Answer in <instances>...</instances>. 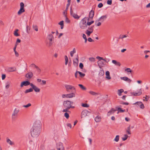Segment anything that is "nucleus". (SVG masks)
Instances as JSON below:
<instances>
[{"mask_svg": "<svg viewBox=\"0 0 150 150\" xmlns=\"http://www.w3.org/2000/svg\"><path fill=\"white\" fill-rule=\"evenodd\" d=\"M40 125L38 124H34L31 131V133L32 136L33 137H37L40 134Z\"/></svg>", "mask_w": 150, "mask_h": 150, "instance_id": "1", "label": "nucleus"}, {"mask_svg": "<svg viewBox=\"0 0 150 150\" xmlns=\"http://www.w3.org/2000/svg\"><path fill=\"white\" fill-rule=\"evenodd\" d=\"M88 17H85L81 20L80 23V27L81 28L84 29L87 28L86 21H88Z\"/></svg>", "mask_w": 150, "mask_h": 150, "instance_id": "2", "label": "nucleus"}, {"mask_svg": "<svg viewBox=\"0 0 150 150\" xmlns=\"http://www.w3.org/2000/svg\"><path fill=\"white\" fill-rule=\"evenodd\" d=\"M73 103V102L69 100L64 101L63 102V106L65 108H68L70 109V108H75V107L72 106V105Z\"/></svg>", "mask_w": 150, "mask_h": 150, "instance_id": "3", "label": "nucleus"}, {"mask_svg": "<svg viewBox=\"0 0 150 150\" xmlns=\"http://www.w3.org/2000/svg\"><path fill=\"white\" fill-rule=\"evenodd\" d=\"M64 86L67 91L68 92H73L76 91L74 87L71 85L66 84L64 85Z\"/></svg>", "mask_w": 150, "mask_h": 150, "instance_id": "4", "label": "nucleus"}, {"mask_svg": "<svg viewBox=\"0 0 150 150\" xmlns=\"http://www.w3.org/2000/svg\"><path fill=\"white\" fill-rule=\"evenodd\" d=\"M47 39L50 40L49 43V46H51L52 44V41L54 39V37L52 34H49L47 37Z\"/></svg>", "mask_w": 150, "mask_h": 150, "instance_id": "5", "label": "nucleus"}, {"mask_svg": "<svg viewBox=\"0 0 150 150\" xmlns=\"http://www.w3.org/2000/svg\"><path fill=\"white\" fill-rule=\"evenodd\" d=\"M57 149L58 150H64V148L62 143L61 142L57 144Z\"/></svg>", "mask_w": 150, "mask_h": 150, "instance_id": "6", "label": "nucleus"}, {"mask_svg": "<svg viewBox=\"0 0 150 150\" xmlns=\"http://www.w3.org/2000/svg\"><path fill=\"white\" fill-rule=\"evenodd\" d=\"M30 86L32 87L33 90V89L36 92H40V89L37 87L36 86L34 85L33 83H31Z\"/></svg>", "mask_w": 150, "mask_h": 150, "instance_id": "7", "label": "nucleus"}, {"mask_svg": "<svg viewBox=\"0 0 150 150\" xmlns=\"http://www.w3.org/2000/svg\"><path fill=\"white\" fill-rule=\"evenodd\" d=\"M31 83L29 81H26L22 82L21 83L20 85L21 87L22 88L23 86H27L29 85H30Z\"/></svg>", "mask_w": 150, "mask_h": 150, "instance_id": "8", "label": "nucleus"}, {"mask_svg": "<svg viewBox=\"0 0 150 150\" xmlns=\"http://www.w3.org/2000/svg\"><path fill=\"white\" fill-rule=\"evenodd\" d=\"M70 14L74 18H75L79 19V17L78 16L74 13H73V11L72 10L71 7L70 9Z\"/></svg>", "mask_w": 150, "mask_h": 150, "instance_id": "9", "label": "nucleus"}, {"mask_svg": "<svg viewBox=\"0 0 150 150\" xmlns=\"http://www.w3.org/2000/svg\"><path fill=\"white\" fill-rule=\"evenodd\" d=\"M88 111L87 110H83L81 113V118H83L87 116L88 114Z\"/></svg>", "mask_w": 150, "mask_h": 150, "instance_id": "10", "label": "nucleus"}, {"mask_svg": "<svg viewBox=\"0 0 150 150\" xmlns=\"http://www.w3.org/2000/svg\"><path fill=\"white\" fill-rule=\"evenodd\" d=\"M79 63V56L77 55L76 58L73 60V64L75 66H78Z\"/></svg>", "mask_w": 150, "mask_h": 150, "instance_id": "11", "label": "nucleus"}, {"mask_svg": "<svg viewBox=\"0 0 150 150\" xmlns=\"http://www.w3.org/2000/svg\"><path fill=\"white\" fill-rule=\"evenodd\" d=\"M134 105H137L140 106L141 108L143 109L144 108V106L143 104L141 102H137L133 104Z\"/></svg>", "mask_w": 150, "mask_h": 150, "instance_id": "12", "label": "nucleus"}, {"mask_svg": "<svg viewBox=\"0 0 150 150\" xmlns=\"http://www.w3.org/2000/svg\"><path fill=\"white\" fill-rule=\"evenodd\" d=\"M107 18V16L106 15L101 16L98 20L97 21H100L101 22H103Z\"/></svg>", "mask_w": 150, "mask_h": 150, "instance_id": "13", "label": "nucleus"}, {"mask_svg": "<svg viewBox=\"0 0 150 150\" xmlns=\"http://www.w3.org/2000/svg\"><path fill=\"white\" fill-rule=\"evenodd\" d=\"M33 76V74L32 72L30 71L25 75V77L28 79H31Z\"/></svg>", "mask_w": 150, "mask_h": 150, "instance_id": "14", "label": "nucleus"}, {"mask_svg": "<svg viewBox=\"0 0 150 150\" xmlns=\"http://www.w3.org/2000/svg\"><path fill=\"white\" fill-rule=\"evenodd\" d=\"M94 11L92 10L90 11L89 14V17L90 18L92 19L94 16Z\"/></svg>", "mask_w": 150, "mask_h": 150, "instance_id": "15", "label": "nucleus"}, {"mask_svg": "<svg viewBox=\"0 0 150 150\" xmlns=\"http://www.w3.org/2000/svg\"><path fill=\"white\" fill-rule=\"evenodd\" d=\"M75 94L74 93H72L67 94V98H71L75 97Z\"/></svg>", "mask_w": 150, "mask_h": 150, "instance_id": "16", "label": "nucleus"}, {"mask_svg": "<svg viewBox=\"0 0 150 150\" xmlns=\"http://www.w3.org/2000/svg\"><path fill=\"white\" fill-rule=\"evenodd\" d=\"M19 111V110L15 108L13 111V113L12 115V117H14V116H16L18 113Z\"/></svg>", "mask_w": 150, "mask_h": 150, "instance_id": "17", "label": "nucleus"}, {"mask_svg": "<svg viewBox=\"0 0 150 150\" xmlns=\"http://www.w3.org/2000/svg\"><path fill=\"white\" fill-rule=\"evenodd\" d=\"M120 78L121 79L127 81L129 83H130L131 81V80L127 77H121Z\"/></svg>", "mask_w": 150, "mask_h": 150, "instance_id": "18", "label": "nucleus"}, {"mask_svg": "<svg viewBox=\"0 0 150 150\" xmlns=\"http://www.w3.org/2000/svg\"><path fill=\"white\" fill-rule=\"evenodd\" d=\"M117 110L114 109L113 108H112L109 111L107 114L108 116H110V115L114 113Z\"/></svg>", "mask_w": 150, "mask_h": 150, "instance_id": "19", "label": "nucleus"}, {"mask_svg": "<svg viewBox=\"0 0 150 150\" xmlns=\"http://www.w3.org/2000/svg\"><path fill=\"white\" fill-rule=\"evenodd\" d=\"M132 95L134 96H139L142 94V90L141 89H140L139 91L137 93H135L134 92L131 93Z\"/></svg>", "mask_w": 150, "mask_h": 150, "instance_id": "20", "label": "nucleus"}, {"mask_svg": "<svg viewBox=\"0 0 150 150\" xmlns=\"http://www.w3.org/2000/svg\"><path fill=\"white\" fill-rule=\"evenodd\" d=\"M7 143L11 145H14V142H12L10 139L8 138H6Z\"/></svg>", "mask_w": 150, "mask_h": 150, "instance_id": "21", "label": "nucleus"}, {"mask_svg": "<svg viewBox=\"0 0 150 150\" xmlns=\"http://www.w3.org/2000/svg\"><path fill=\"white\" fill-rule=\"evenodd\" d=\"M112 63L115 64L116 65L118 66H120L121 65V64L120 62H117V61L115 60H112Z\"/></svg>", "mask_w": 150, "mask_h": 150, "instance_id": "22", "label": "nucleus"}, {"mask_svg": "<svg viewBox=\"0 0 150 150\" xmlns=\"http://www.w3.org/2000/svg\"><path fill=\"white\" fill-rule=\"evenodd\" d=\"M105 75H106V78L108 80H110L111 79L110 76V72L108 71H107L105 73Z\"/></svg>", "mask_w": 150, "mask_h": 150, "instance_id": "23", "label": "nucleus"}, {"mask_svg": "<svg viewBox=\"0 0 150 150\" xmlns=\"http://www.w3.org/2000/svg\"><path fill=\"white\" fill-rule=\"evenodd\" d=\"M95 120L96 122H99L101 120V118L100 116H97L95 118Z\"/></svg>", "mask_w": 150, "mask_h": 150, "instance_id": "24", "label": "nucleus"}, {"mask_svg": "<svg viewBox=\"0 0 150 150\" xmlns=\"http://www.w3.org/2000/svg\"><path fill=\"white\" fill-rule=\"evenodd\" d=\"M89 93L91 95L94 96H96L97 95H99V93H97L96 92H95L93 91H90L89 92Z\"/></svg>", "mask_w": 150, "mask_h": 150, "instance_id": "25", "label": "nucleus"}, {"mask_svg": "<svg viewBox=\"0 0 150 150\" xmlns=\"http://www.w3.org/2000/svg\"><path fill=\"white\" fill-rule=\"evenodd\" d=\"M98 65L99 67H102L104 64L103 62L101 61H98L97 62Z\"/></svg>", "mask_w": 150, "mask_h": 150, "instance_id": "26", "label": "nucleus"}, {"mask_svg": "<svg viewBox=\"0 0 150 150\" xmlns=\"http://www.w3.org/2000/svg\"><path fill=\"white\" fill-rule=\"evenodd\" d=\"M10 85L11 82L9 81H7L6 84V89L8 88L10 86Z\"/></svg>", "mask_w": 150, "mask_h": 150, "instance_id": "27", "label": "nucleus"}, {"mask_svg": "<svg viewBox=\"0 0 150 150\" xmlns=\"http://www.w3.org/2000/svg\"><path fill=\"white\" fill-rule=\"evenodd\" d=\"M24 11L25 10L24 8H20V10L18 12V15H20L22 13L24 12Z\"/></svg>", "mask_w": 150, "mask_h": 150, "instance_id": "28", "label": "nucleus"}, {"mask_svg": "<svg viewBox=\"0 0 150 150\" xmlns=\"http://www.w3.org/2000/svg\"><path fill=\"white\" fill-rule=\"evenodd\" d=\"M33 91V89L32 88H30L29 89L26 90L24 91V93H27L32 92Z\"/></svg>", "mask_w": 150, "mask_h": 150, "instance_id": "29", "label": "nucleus"}, {"mask_svg": "<svg viewBox=\"0 0 150 150\" xmlns=\"http://www.w3.org/2000/svg\"><path fill=\"white\" fill-rule=\"evenodd\" d=\"M33 66L35 67V68H36L37 70H38V71H39V72H40V71H41V70L40 69H39V68L36 65H35L34 64H31L30 66V67H33Z\"/></svg>", "mask_w": 150, "mask_h": 150, "instance_id": "30", "label": "nucleus"}, {"mask_svg": "<svg viewBox=\"0 0 150 150\" xmlns=\"http://www.w3.org/2000/svg\"><path fill=\"white\" fill-rule=\"evenodd\" d=\"M126 132L128 134H130L131 133L130 132V125H129L127 128Z\"/></svg>", "mask_w": 150, "mask_h": 150, "instance_id": "31", "label": "nucleus"}, {"mask_svg": "<svg viewBox=\"0 0 150 150\" xmlns=\"http://www.w3.org/2000/svg\"><path fill=\"white\" fill-rule=\"evenodd\" d=\"M96 58L98 59L99 60L98 61H101V60H103L105 62H107V61L106 59L103 58V57H100L99 56H97L96 57Z\"/></svg>", "mask_w": 150, "mask_h": 150, "instance_id": "32", "label": "nucleus"}, {"mask_svg": "<svg viewBox=\"0 0 150 150\" xmlns=\"http://www.w3.org/2000/svg\"><path fill=\"white\" fill-rule=\"evenodd\" d=\"M124 92V90L122 89H121L120 90H118L117 91V93L118 95L120 96L121 95V93Z\"/></svg>", "mask_w": 150, "mask_h": 150, "instance_id": "33", "label": "nucleus"}, {"mask_svg": "<svg viewBox=\"0 0 150 150\" xmlns=\"http://www.w3.org/2000/svg\"><path fill=\"white\" fill-rule=\"evenodd\" d=\"M76 53V49L75 48H74L73 49V50L72 51H71L70 52V54L71 56V57H72L73 56V55L74 53Z\"/></svg>", "mask_w": 150, "mask_h": 150, "instance_id": "34", "label": "nucleus"}, {"mask_svg": "<svg viewBox=\"0 0 150 150\" xmlns=\"http://www.w3.org/2000/svg\"><path fill=\"white\" fill-rule=\"evenodd\" d=\"M58 24L61 25V28L62 29L64 27V21H63L60 22Z\"/></svg>", "mask_w": 150, "mask_h": 150, "instance_id": "35", "label": "nucleus"}, {"mask_svg": "<svg viewBox=\"0 0 150 150\" xmlns=\"http://www.w3.org/2000/svg\"><path fill=\"white\" fill-rule=\"evenodd\" d=\"M77 72H78V73H79L80 75V76L81 77H84L85 75V74L82 73V72L80 71H77Z\"/></svg>", "mask_w": 150, "mask_h": 150, "instance_id": "36", "label": "nucleus"}, {"mask_svg": "<svg viewBox=\"0 0 150 150\" xmlns=\"http://www.w3.org/2000/svg\"><path fill=\"white\" fill-rule=\"evenodd\" d=\"M78 86L80 87V88L83 90H86V88L83 86L82 85L79 84Z\"/></svg>", "mask_w": 150, "mask_h": 150, "instance_id": "37", "label": "nucleus"}, {"mask_svg": "<svg viewBox=\"0 0 150 150\" xmlns=\"http://www.w3.org/2000/svg\"><path fill=\"white\" fill-rule=\"evenodd\" d=\"M128 137V136L127 134H125L124 135V137H122V139L124 141H125L127 139Z\"/></svg>", "mask_w": 150, "mask_h": 150, "instance_id": "38", "label": "nucleus"}, {"mask_svg": "<svg viewBox=\"0 0 150 150\" xmlns=\"http://www.w3.org/2000/svg\"><path fill=\"white\" fill-rule=\"evenodd\" d=\"M18 29H16L14 32V35L15 36H19V34L18 33Z\"/></svg>", "mask_w": 150, "mask_h": 150, "instance_id": "39", "label": "nucleus"}, {"mask_svg": "<svg viewBox=\"0 0 150 150\" xmlns=\"http://www.w3.org/2000/svg\"><path fill=\"white\" fill-rule=\"evenodd\" d=\"M65 108L64 109L62 110V112H70L69 110L70 109L69 108Z\"/></svg>", "mask_w": 150, "mask_h": 150, "instance_id": "40", "label": "nucleus"}, {"mask_svg": "<svg viewBox=\"0 0 150 150\" xmlns=\"http://www.w3.org/2000/svg\"><path fill=\"white\" fill-rule=\"evenodd\" d=\"M92 33V31H89L88 30H87L86 31V33L89 36Z\"/></svg>", "mask_w": 150, "mask_h": 150, "instance_id": "41", "label": "nucleus"}, {"mask_svg": "<svg viewBox=\"0 0 150 150\" xmlns=\"http://www.w3.org/2000/svg\"><path fill=\"white\" fill-rule=\"evenodd\" d=\"M119 137H120L119 135H117L116 136L115 138L114 139V141H115L116 142H118L119 140Z\"/></svg>", "mask_w": 150, "mask_h": 150, "instance_id": "42", "label": "nucleus"}, {"mask_svg": "<svg viewBox=\"0 0 150 150\" xmlns=\"http://www.w3.org/2000/svg\"><path fill=\"white\" fill-rule=\"evenodd\" d=\"M9 71L10 72H13L15 71H16V68H14L13 67H11L9 68Z\"/></svg>", "mask_w": 150, "mask_h": 150, "instance_id": "43", "label": "nucleus"}, {"mask_svg": "<svg viewBox=\"0 0 150 150\" xmlns=\"http://www.w3.org/2000/svg\"><path fill=\"white\" fill-rule=\"evenodd\" d=\"M64 116L67 119H68L69 118V115L67 112H66L64 113Z\"/></svg>", "mask_w": 150, "mask_h": 150, "instance_id": "44", "label": "nucleus"}, {"mask_svg": "<svg viewBox=\"0 0 150 150\" xmlns=\"http://www.w3.org/2000/svg\"><path fill=\"white\" fill-rule=\"evenodd\" d=\"M33 28L36 31H38V27L37 25H33Z\"/></svg>", "mask_w": 150, "mask_h": 150, "instance_id": "45", "label": "nucleus"}, {"mask_svg": "<svg viewBox=\"0 0 150 150\" xmlns=\"http://www.w3.org/2000/svg\"><path fill=\"white\" fill-rule=\"evenodd\" d=\"M82 106L84 107L88 108L89 107V105L86 103H83L82 105Z\"/></svg>", "mask_w": 150, "mask_h": 150, "instance_id": "46", "label": "nucleus"}, {"mask_svg": "<svg viewBox=\"0 0 150 150\" xmlns=\"http://www.w3.org/2000/svg\"><path fill=\"white\" fill-rule=\"evenodd\" d=\"M89 60L91 62H94L95 61V58L93 57H90L89 58Z\"/></svg>", "mask_w": 150, "mask_h": 150, "instance_id": "47", "label": "nucleus"}, {"mask_svg": "<svg viewBox=\"0 0 150 150\" xmlns=\"http://www.w3.org/2000/svg\"><path fill=\"white\" fill-rule=\"evenodd\" d=\"M116 108L117 109V110H119V111H120V112H123L125 111V110H122L121 108H117L116 107Z\"/></svg>", "mask_w": 150, "mask_h": 150, "instance_id": "48", "label": "nucleus"}, {"mask_svg": "<svg viewBox=\"0 0 150 150\" xmlns=\"http://www.w3.org/2000/svg\"><path fill=\"white\" fill-rule=\"evenodd\" d=\"M125 71H127V72L131 73L132 71L131 69L129 68H127L125 69Z\"/></svg>", "mask_w": 150, "mask_h": 150, "instance_id": "49", "label": "nucleus"}, {"mask_svg": "<svg viewBox=\"0 0 150 150\" xmlns=\"http://www.w3.org/2000/svg\"><path fill=\"white\" fill-rule=\"evenodd\" d=\"M144 98H145V101H147L149 98V96L146 95L145 97H144Z\"/></svg>", "mask_w": 150, "mask_h": 150, "instance_id": "50", "label": "nucleus"}, {"mask_svg": "<svg viewBox=\"0 0 150 150\" xmlns=\"http://www.w3.org/2000/svg\"><path fill=\"white\" fill-rule=\"evenodd\" d=\"M94 26H92L91 27H89L88 28V29L90 30V31H92L93 32V29Z\"/></svg>", "mask_w": 150, "mask_h": 150, "instance_id": "51", "label": "nucleus"}, {"mask_svg": "<svg viewBox=\"0 0 150 150\" xmlns=\"http://www.w3.org/2000/svg\"><path fill=\"white\" fill-rule=\"evenodd\" d=\"M24 4L23 2H21L20 3V8H24Z\"/></svg>", "mask_w": 150, "mask_h": 150, "instance_id": "52", "label": "nucleus"}, {"mask_svg": "<svg viewBox=\"0 0 150 150\" xmlns=\"http://www.w3.org/2000/svg\"><path fill=\"white\" fill-rule=\"evenodd\" d=\"M79 67L80 69H82L83 67V65L82 63H81L79 64Z\"/></svg>", "mask_w": 150, "mask_h": 150, "instance_id": "53", "label": "nucleus"}, {"mask_svg": "<svg viewBox=\"0 0 150 150\" xmlns=\"http://www.w3.org/2000/svg\"><path fill=\"white\" fill-rule=\"evenodd\" d=\"M31 105V104L30 103H28L27 105H24L23 107L25 108H28Z\"/></svg>", "mask_w": 150, "mask_h": 150, "instance_id": "54", "label": "nucleus"}, {"mask_svg": "<svg viewBox=\"0 0 150 150\" xmlns=\"http://www.w3.org/2000/svg\"><path fill=\"white\" fill-rule=\"evenodd\" d=\"M65 21L67 23L70 22L69 20L67 18V16L65 17Z\"/></svg>", "mask_w": 150, "mask_h": 150, "instance_id": "55", "label": "nucleus"}, {"mask_svg": "<svg viewBox=\"0 0 150 150\" xmlns=\"http://www.w3.org/2000/svg\"><path fill=\"white\" fill-rule=\"evenodd\" d=\"M120 104L125 105H128L129 104V103H128L124 102H121Z\"/></svg>", "mask_w": 150, "mask_h": 150, "instance_id": "56", "label": "nucleus"}, {"mask_svg": "<svg viewBox=\"0 0 150 150\" xmlns=\"http://www.w3.org/2000/svg\"><path fill=\"white\" fill-rule=\"evenodd\" d=\"M103 6V4L102 3L99 4L98 5V7L100 8Z\"/></svg>", "mask_w": 150, "mask_h": 150, "instance_id": "57", "label": "nucleus"}, {"mask_svg": "<svg viewBox=\"0 0 150 150\" xmlns=\"http://www.w3.org/2000/svg\"><path fill=\"white\" fill-rule=\"evenodd\" d=\"M62 98H67V94H62Z\"/></svg>", "mask_w": 150, "mask_h": 150, "instance_id": "58", "label": "nucleus"}, {"mask_svg": "<svg viewBox=\"0 0 150 150\" xmlns=\"http://www.w3.org/2000/svg\"><path fill=\"white\" fill-rule=\"evenodd\" d=\"M88 41L89 42H93L94 40H93L91 38H88Z\"/></svg>", "mask_w": 150, "mask_h": 150, "instance_id": "59", "label": "nucleus"}, {"mask_svg": "<svg viewBox=\"0 0 150 150\" xmlns=\"http://www.w3.org/2000/svg\"><path fill=\"white\" fill-rule=\"evenodd\" d=\"M68 3L67 4V7H69L71 1H68Z\"/></svg>", "mask_w": 150, "mask_h": 150, "instance_id": "60", "label": "nucleus"}, {"mask_svg": "<svg viewBox=\"0 0 150 150\" xmlns=\"http://www.w3.org/2000/svg\"><path fill=\"white\" fill-rule=\"evenodd\" d=\"M112 1H107V3L109 5H111L112 3Z\"/></svg>", "mask_w": 150, "mask_h": 150, "instance_id": "61", "label": "nucleus"}, {"mask_svg": "<svg viewBox=\"0 0 150 150\" xmlns=\"http://www.w3.org/2000/svg\"><path fill=\"white\" fill-rule=\"evenodd\" d=\"M30 30V28H29V27L27 26V27H26V32H27L28 33H29V30Z\"/></svg>", "mask_w": 150, "mask_h": 150, "instance_id": "62", "label": "nucleus"}, {"mask_svg": "<svg viewBox=\"0 0 150 150\" xmlns=\"http://www.w3.org/2000/svg\"><path fill=\"white\" fill-rule=\"evenodd\" d=\"M67 126H68V127H69L70 128H71V125L70 123H68L67 124Z\"/></svg>", "mask_w": 150, "mask_h": 150, "instance_id": "63", "label": "nucleus"}, {"mask_svg": "<svg viewBox=\"0 0 150 150\" xmlns=\"http://www.w3.org/2000/svg\"><path fill=\"white\" fill-rule=\"evenodd\" d=\"M42 83L41 84H43V85H45L46 84V81H45V80H42Z\"/></svg>", "mask_w": 150, "mask_h": 150, "instance_id": "64", "label": "nucleus"}]
</instances>
